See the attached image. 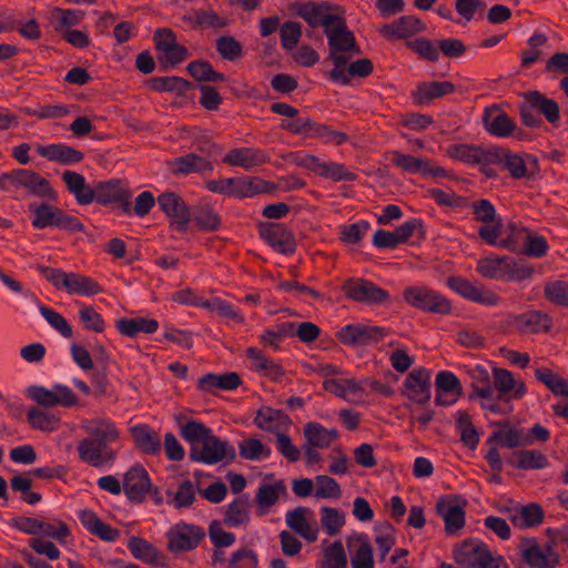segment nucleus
I'll list each match as a JSON object with an SVG mask.
<instances>
[{"mask_svg": "<svg viewBox=\"0 0 568 568\" xmlns=\"http://www.w3.org/2000/svg\"><path fill=\"white\" fill-rule=\"evenodd\" d=\"M453 554L456 562L465 568H509L501 556L478 539L456 544Z\"/></svg>", "mask_w": 568, "mask_h": 568, "instance_id": "nucleus-1", "label": "nucleus"}, {"mask_svg": "<svg viewBox=\"0 0 568 568\" xmlns=\"http://www.w3.org/2000/svg\"><path fill=\"white\" fill-rule=\"evenodd\" d=\"M328 44V60L336 65L347 64L359 53L355 37L342 16L324 32Z\"/></svg>", "mask_w": 568, "mask_h": 568, "instance_id": "nucleus-2", "label": "nucleus"}, {"mask_svg": "<svg viewBox=\"0 0 568 568\" xmlns=\"http://www.w3.org/2000/svg\"><path fill=\"white\" fill-rule=\"evenodd\" d=\"M38 270L55 288L63 290L70 295L89 297L102 292L99 283L83 274L48 266H39Z\"/></svg>", "mask_w": 568, "mask_h": 568, "instance_id": "nucleus-3", "label": "nucleus"}, {"mask_svg": "<svg viewBox=\"0 0 568 568\" xmlns=\"http://www.w3.org/2000/svg\"><path fill=\"white\" fill-rule=\"evenodd\" d=\"M29 212L31 213L32 226L36 229L53 226L71 232L83 229L82 223L78 219L47 203H31L29 204Z\"/></svg>", "mask_w": 568, "mask_h": 568, "instance_id": "nucleus-4", "label": "nucleus"}, {"mask_svg": "<svg viewBox=\"0 0 568 568\" xmlns=\"http://www.w3.org/2000/svg\"><path fill=\"white\" fill-rule=\"evenodd\" d=\"M4 185L11 187H22L29 194L47 200L55 201L58 199L57 192L51 186L50 182L40 174L29 170H16L6 173L1 178Z\"/></svg>", "mask_w": 568, "mask_h": 568, "instance_id": "nucleus-5", "label": "nucleus"}, {"mask_svg": "<svg viewBox=\"0 0 568 568\" xmlns=\"http://www.w3.org/2000/svg\"><path fill=\"white\" fill-rule=\"evenodd\" d=\"M403 297L407 304L424 312L448 314L452 311L449 300L425 285L406 287Z\"/></svg>", "mask_w": 568, "mask_h": 568, "instance_id": "nucleus-6", "label": "nucleus"}, {"mask_svg": "<svg viewBox=\"0 0 568 568\" xmlns=\"http://www.w3.org/2000/svg\"><path fill=\"white\" fill-rule=\"evenodd\" d=\"M190 457L192 460L205 465L224 464L234 459L235 449L229 442L212 434L203 443L191 448Z\"/></svg>", "mask_w": 568, "mask_h": 568, "instance_id": "nucleus-7", "label": "nucleus"}, {"mask_svg": "<svg viewBox=\"0 0 568 568\" xmlns=\"http://www.w3.org/2000/svg\"><path fill=\"white\" fill-rule=\"evenodd\" d=\"M27 395L42 407H71L75 406L79 402L72 389L61 383L52 384L51 387L31 385L27 388Z\"/></svg>", "mask_w": 568, "mask_h": 568, "instance_id": "nucleus-8", "label": "nucleus"}, {"mask_svg": "<svg viewBox=\"0 0 568 568\" xmlns=\"http://www.w3.org/2000/svg\"><path fill=\"white\" fill-rule=\"evenodd\" d=\"M40 519L33 517L20 516L11 520L10 526L16 529L33 536L29 539V547L38 555L45 556L49 560L60 558L61 552L53 541L38 536Z\"/></svg>", "mask_w": 568, "mask_h": 568, "instance_id": "nucleus-9", "label": "nucleus"}, {"mask_svg": "<svg viewBox=\"0 0 568 568\" xmlns=\"http://www.w3.org/2000/svg\"><path fill=\"white\" fill-rule=\"evenodd\" d=\"M520 556L532 568H555L559 557L549 544L540 545L535 539H523L519 545Z\"/></svg>", "mask_w": 568, "mask_h": 568, "instance_id": "nucleus-10", "label": "nucleus"}, {"mask_svg": "<svg viewBox=\"0 0 568 568\" xmlns=\"http://www.w3.org/2000/svg\"><path fill=\"white\" fill-rule=\"evenodd\" d=\"M158 59L164 68H173L186 57V49L176 42L170 29H159L154 34Z\"/></svg>", "mask_w": 568, "mask_h": 568, "instance_id": "nucleus-11", "label": "nucleus"}, {"mask_svg": "<svg viewBox=\"0 0 568 568\" xmlns=\"http://www.w3.org/2000/svg\"><path fill=\"white\" fill-rule=\"evenodd\" d=\"M392 163L409 174H420L425 178H444L447 172L444 168L436 166L427 158H417L398 151L390 153Z\"/></svg>", "mask_w": 568, "mask_h": 568, "instance_id": "nucleus-12", "label": "nucleus"}, {"mask_svg": "<svg viewBox=\"0 0 568 568\" xmlns=\"http://www.w3.org/2000/svg\"><path fill=\"white\" fill-rule=\"evenodd\" d=\"M123 491L132 503L144 501L152 490V481L146 469L141 465L130 467L123 475Z\"/></svg>", "mask_w": 568, "mask_h": 568, "instance_id": "nucleus-13", "label": "nucleus"}, {"mask_svg": "<svg viewBox=\"0 0 568 568\" xmlns=\"http://www.w3.org/2000/svg\"><path fill=\"white\" fill-rule=\"evenodd\" d=\"M79 458L88 465L102 468L113 465L116 453L103 443L84 438L78 444Z\"/></svg>", "mask_w": 568, "mask_h": 568, "instance_id": "nucleus-14", "label": "nucleus"}, {"mask_svg": "<svg viewBox=\"0 0 568 568\" xmlns=\"http://www.w3.org/2000/svg\"><path fill=\"white\" fill-rule=\"evenodd\" d=\"M337 336L344 345L365 346L382 339L384 336V328L355 323L341 328Z\"/></svg>", "mask_w": 568, "mask_h": 568, "instance_id": "nucleus-15", "label": "nucleus"}, {"mask_svg": "<svg viewBox=\"0 0 568 568\" xmlns=\"http://www.w3.org/2000/svg\"><path fill=\"white\" fill-rule=\"evenodd\" d=\"M203 536V530L197 526L178 524L168 531L169 550L173 554L191 550L199 545Z\"/></svg>", "mask_w": 568, "mask_h": 568, "instance_id": "nucleus-16", "label": "nucleus"}, {"mask_svg": "<svg viewBox=\"0 0 568 568\" xmlns=\"http://www.w3.org/2000/svg\"><path fill=\"white\" fill-rule=\"evenodd\" d=\"M536 378L545 384L557 397H564L562 400L554 404V413L558 416L568 418V382L552 371L539 367L535 371Z\"/></svg>", "mask_w": 568, "mask_h": 568, "instance_id": "nucleus-17", "label": "nucleus"}, {"mask_svg": "<svg viewBox=\"0 0 568 568\" xmlns=\"http://www.w3.org/2000/svg\"><path fill=\"white\" fill-rule=\"evenodd\" d=\"M261 237L276 252L291 254L295 250L293 233L282 224L264 223L258 229Z\"/></svg>", "mask_w": 568, "mask_h": 568, "instance_id": "nucleus-18", "label": "nucleus"}, {"mask_svg": "<svg viewBox=\"0 0 568 568\" xmlns=\"http://www.w3.org/2000/svg\"><path fill=\"white\" fill-rule=\"evenodd\" d=\"M430 376L426 368L412 371L403 384L404 395L414 403H427L430 399Z\"/></svg>", "mask_w": 568, "mask_h": 568, "instance_id": "nucleus-19", "label": "nucleus"}, {"mask_svg": "<svg viewBox=\"0 0 568 568\" xmlns=\"http://www.w3.org/2000/svg\"><path fill=\"white\" fill-rule=\"evenodd\" d=\"M343 291L347 297L366 304H378L388 298L386 291L365 280L347 281Z\"/></svg>", "mask_w": 568, "mask_h": 568, "instance_id": "nucleus-20", "label": "nucleus"}, {"mask_svg": "<svg viewBox=\"0 0 568 568\" xmlns=\"http://www.w3.org/2000/svg\"><path fill=\"white\" fill-rule=\"evenodd\" d=\"M286 525L305 540L312 542L318 537L313 511L306 507H297L285 516Z\"/></svg>", "mask_w": 568, "mask_h": 568, "instance_id": "nucleus-21", "label": "nucleus"}, {"mask_svg": "<svg viewBox=\"0 0 568 568\" xmlns=\"http://www.w3.org/2000/svg\"><path fill=\"white\" fill-rule=\"evenodd\" d=\"M160 209L171 219L179 231H184L191 214L184 201L175 193H163L158 197Z\"/></svg>", "mask_w": 568, "mask_h": 568, "instance_id": "nucleus-22", "label": "nucleus"}, {"mask_svg": "<svg viewBox=\"0 0 568 568\" xmlns=\"http://www.w3.org/2000/svg\"><path fill=\"white\" fill-rule=\"evenodd\" d=\"M325 390L345 399L348 403L364 402V384L352 378H329L323 382Z\"/></svg>", "mask_w": 568, "mask_h": 568, "instance_id": "nucleus-23", "label": "nucleus"}, {"mask_svg": "<svg viewBox=\"0 0 568 568\" xmlns=\"http://www.w3.org/2000/svg\"><path fill=\"white\" fill-rule=\"evenodd\" d=\"M437 511L445 521V529L453 535L465 526V510L453 497H442L437 503Z\"/></svg>", "mask_w": 568, "mask_h": 568, "instance_id": "nucleus-24", "label": "nucleus"}, {"mask_svg": "<svg viewBox=\"0 0 568 568\" xmlns=\"http://www.w3.org/2000/svg\"><path fill=\"white\" fill-rule=\"evenodd\" d=\"M270 161L265 151L255 148H235L229 151L223 162L232 166H240L245 170L260 166Z\"/></svg>", "mask_w": 568, "mask_h": 568, "instance_id": "nucleus-25", "label": "nucleus"}, {"mask_svg": "<svg viewBox=\"0 0 568 568\" xmlns=\"http://www.w3.org/2000/svg\"><path fill=\"white\" fill-rule=\"evenodd\" d=\"M425 24L414 16H404L396 21L381 27V34L388 40L410 37L425 30Z\"/></svg>", "mask_w": 568, "mask_h": 568, "instance_id": "nucleus-26", "label": "nucleus"}, {"mask_svg": "<svg viewBox=\"0 0 568 568\" xmlns=\"http://www.w3.org/2000/svg\"><path fill=\"white\" fill-rule=\"evenodd\" d=\"M297 14L311 27H323L324 32L339 18L323 4L303 3L297 8Z\"/></svg>", "mask_w": 568, "mask_h": 568, "instance_id": "nucleus-27", "label": "nucleus"}, {"mask_svg": "<svg viewBox=\"0 0 568 568\" xmlns=\"http://www.w3.org/2000/svg\"><path fill=\"white\" fill-rule=\"evenodd\" d=\"M81 427L90 436V438L103 443L108 446L118 442L120 438L119 430L114 424L108 419H84L81 423Z\"/></svg>", "mask_w": 568, "mask_h": 568, "instance_id": "nucleus-28", "label": "nucleus"}, {"mask_svg": "<svg viewBox=\"0 0 568 568\" xmlns=\"http://www.w3.org/2000/svg\"><path fill=\"white\" fill-rule=\"evenodd\" d=\"M250 368L272 381H280L285 371L282 365L265 355L258 349L251 347L246 351Z\"/></svg>", "mask_w": 568, "mask_h": 568, "instance_id": "nucleus-29", "label": "nucleus"}, {"mask_svg": "<svg viewBox=\"0 0 568 568\" xmlns=\"http://www.w3.org/2000/svg\"><path fill=\"white\" fill-rule=\"evenodd\" d=\"M36 151L48 161L62 164L78 163L83 159L82 152L62 143L37 144Z\"/></svg>", "mask_w": 568, "mask_h": 568, "instance_id": "nucleus-30", "label": "nucleus"}, {"mask_svg": "<svg viewBox=\"0 0 568 568\" xmlns=\"http://www.w3.org/2000/svg\"><path fill=\"white\" fill-rule=\"evenodd\" d=\"M436 402L440 405H449L456 402L462 393V385L455 374L442 371L437 374L436 379Z\"/></svg>", "mask_w": 568, "mask_h": 568, "instance_id": "nucleus-31", "label": "nucleus"}, {"mask_svg": "<svg viewBox=\"0 0 568 568\" xmlns=\"http://www.w3.org/2000/svg\"><path fill=\"white\" fill-rule=\"evenodd\" d=\"M79 520L89 532L100 537L104 541L112 542L116 540L120 535L118 529L102 521L92 510H80Z\"/></svg>", "mask_w": 568, "mask_h": 568, "instance_id": "nucleus-32", "label": "nucleus"}, {"mask_svg": "<svg viewBox=\"0 0 568 568\" xmlns=\"http://www.w3.org/2000/svg\"><path fill=\"white\" fill-rule=\"evenodd\" d=\"M373 65L368 59H361L347 64L336 65L329 72V79L338 84H347L354 77H366L372 72Z\"/></svg>", "mask_w": 568, "mask_h": 568, "instance_id": "nucleus-33", "label": "nucleus"}, {"mask_svg": "<svg viewBox=\"0 0 568 568\" xmlns=\"http://www.w3.org/2000/svg\"><path fill=\"white\" fill-rule=\"evenodd\" d=\"M93 202L97 201L102 204L119 202L126 204L130 199V193L120 181H109L98 183L93 187Z\"/></svg>", "mask_w": 568, "mask_h": 568, "instance_id": "nucleus-34", "label": "nucleus"}, {"mask_svg": "<svg viewBox=\"0 0 568 568\" xmlns=\"http://www.w3.org/2000/svg\"><path fill=\"white\" fill-rule=\"evenodd\" d=\"M130 433L135 446L144 454L156 455L161 452V438L159 434L148 425H135L131 427Z\"/></svg>", "mask_w": 568, "mask_h": 568, "instance_id": "nucleus-35", "label": "nucleus"}, {"mask_svg": "<svg viewBox=\"0 0 568 568\" xmlns=\"http://www.w3.org/2000/svg\"><path fill=\"white\" fill-rule=\"evenodd\" d=\"M455 87L449 81H434L419 84L413 92L414 102L418 105L428 104L432 100L454 92Z\"/></svg>", "mask_w": 568, "mask_h": 568, "instance_id": "nucleus-36", "label": "nucleus"}, {"mask_svg": "<svg viewBox=\"0 0 568 568\" xmlns=\"http://www.w3.org/2000/svg\"><path fill=\"white\" fill-rule=\"evenodd\" d=\"M285 494L286 488L281 480L261 485L256 493V506L258 513L261 515L267 514L272 506H274Z\"/></svg>", "mask_w": 568, "mask_h": 568, "instance_id": "nucleus-37", "label": "nucleus"}, {"mask_svg": "<svg viewBox=\"0 0 568 568\" xmlns=\"http://www.w3.org/2000/svg\"><path fill=\"white\" fill-rule=\"evenodd\" d=\"M508 263V256L490 254L477 261L476 270L485 278L505 281Z\"/></svg>", "mask_w": 568, "mask_h": 568, "instance_id": "nucleus-38", "label": "nucleus"}, {"mask_svg": "<svg viewBox=\"0 0 568 568\" xmlns=\"http://www.w3.org/2000/svg\"><path fill=\"white\" fill-rule=\"evenodd\" d=\"M118 331L128 337H135L141 333L152 334L158 331L159 323L146 317H123L116 321Z\"/></svg>", "mask_w": 568, "mask_h": 568, "instance_id": "nucleus-39", "label": "nucleus"}, {"mask_svg": "<svg viewBox=\"0 0 568 568\" xmlns=\"http://www.w3.org/2000/svg\"><path fill=\"white\" fill-rule=\"evenodd\" d=\"M484 125L486 130L498 138L510 136L515 131V123L513 120L498 110H487L484 115Z\"/></svg>", "mask_w": 568, "mask_h": 568, "instance_id": "nucleus-40", "label": "nucleus"}, {"mask_svg": "<svg viewBox=\"0 0 568 568\" xmlns=\"http://www.w3.org/2000/svg\"><path fill=\"white\" fill-rule=\"evenodd\" d=\"M62 180L79 204L87 205L93 202V187L87 184L83 175L73 171H65Z\"/></svg>", "mask_w": 568, "mask_h": 568, "instance_id": "nucleus-41", "label": "nucleus"}, {"mask_svg": "<svg viewBox=\"0 0 568 568\" xmlns=\"http://www.w3.org/2000/svg\"><path fill=\"white\" fill-rule=\"evenodd\" d=\"M514 324L521 333H540L551 327V318L546 313L532 311L517 316Z\"/></svg>", "mask_w": 568, "mask_h": 568, "instance_id": "nucleus-42", "label": "nucleus"}, {"mask_svg": "<svg viewBox=\"0 0 568 568\" xmlns=\"http://www.w3.org/2000/svg\"><path fill=\"white\" fill-rule=\"evenodd\" d=\"M128 548L131 554L142 561L154 566L164 565V557L161 551L153 547L143 538L131 537L128 541Z\"/></svg>", "mask_w": 568, "mask_h": 568, "instance_id": "nucleus-43", "label": "nucleus"}, {"mask_svg": "<svg viewBox=\"0 0 568 568\" xmlns=\"http://www.w3.org/2000/svg\"><path fill=\"white\" fill-rule=\"evenodd\" d=\"M323 558L318 568H347V558L342 541L322 542Z\"/></svg>", "mask_w": 568, "mask_h": 568, "instance_id": "nucleus-44", "label": "nucleus"}, {"mask_svg": "<svg viewBox=\"0 0 568 568\" xmlns=\"http://www.w3.org/2000/svg\"><path fill=\"white\" fill-rule=\"evenodd\" d=\"M304 435L307 444L316 448H327L337 438L336 429L325 428L317 423H308L304 428Z\"/></svg>", "mask_w": 568, "mask_h": 568, "instance_id": "nucleus-45", "label": "nucleus"}, {"mask_svg": "<svg viewBox=\"0 0 568 568\" xmlns=\"http://www.w3.org/2000/svg\"><path fill=\"white\" fill-rule=\"evenodd\" d=\"M171 169L174 173L190 174L211 171L213 166L206 158L190 153L184 156L176 158L172 162Z\"/></svg>", "mask_w": 568, "mask_h": 568, "instance_id": "nucleus-46", "label": "nucleus"}, {"mask_svg": "<svg viewBox=\"0 0 568 568\" xmlns=\"http://www.w3.org/2000/svg\"><path fill=\"white\" fill-rule=\"evenodd\" d=\"M27 419L33 429L45 433L55 432L61 423L60 417L40 407H31L27 413Z\"/></svg>", "mask_w": 568, "mask_h": 568, "instance_id": "nucleus-47", "label": "nucleus"}, {"mask_svg": "<svg viewBox=\"0 0 568 568\" xmlns=\"http://www.w3.org/2000/svg\"><path fill=\"white\" fill-rule=\"evenodd\" d=\"M526 104L531 109L539 110L551 123H555L559 119V106L557 102L537 91L526 94Z\"/></svg>", "mask_w": 568, "mask_h": 568, "instance_id": "nucleus-48", "label": "nucleus"}, {"mask_svg": "<svg viewBox=\"0 0 568 568\" xmlns=\"http://www.w3.org/2000/svg\"><path fill=\"white\" fill-rule=\"evenodd\" d=\"M510 520L516 527L529 528L541 523L542 511L539 506L530 504L514 509L510 515Z\"/></svg>", "mask_w": 568, "mask_h": 568, "instance_id": "nucleus-49", "label": "nucleus"}, {"mask_svg": "<svg viewBox=\"0 0 568 568\" xmlns=\"http://www.w3.org/2000/svg\"><path fill=\"white\" fill-rule=\"evenodd\" d=\"M528 229L516 224L506 223L503 232L501 248L518 253L521 251Z\"/></svg>", "mask_w": 568, "mask_h": 568, "instance_id": "nucleus-50", "label": "nucleus"}, {"mask_svg": "<svg viewBox=\"0 0 568 568\" xmlns=\"http://www.w3.org/2000/svg\"><path fill=\"white\" fill-rule=\"evenodd\" d=\"M34 303L43 316V318L48 322V324L59 332L63 337L70 338L72 337L73 331L67 320L57 311L47 307L42 303L39 302L37 297L33 298Z\"/></svg>", "mask_w": 568, "mask_h": 568, "instance_id": "nucleus-51", "label": "nucleus"}, {"mask_svg": "<svg viewBox=\"0 0 568 568\" xmlns=\"http://www.w3.org/2000/svg\"><path fill=\"white\" fill-rule=\"evenodd\" d=\"M510 463L520 469H540L548 466L547 457L536 450H520Z\"/></svg>", "mask_w": 568, "mask_h": 568, "instance_id": "nucleus-52", "label": "nucleus"}, {"mask_svg": "<svg viewBox=\"0 0 568 568\" xmlns=\"http://www.w3.org/2000/svg\"><path fill=\"white\" fill-rule=\"evenodd\" d=\"M39 537L50 538L59 544H67L70 536L68 526L60 520H40Z\"/></svg>", "mask_w": 568, "mask_h": 568, "instance_id": "nucleus-53", "label": "nucleus"}, {"mask_svg": "<svg viewBox=\"0 0 568 568\" xmlns=\"http://www.w3.org/2000/svg\"><path fill=\"white\" fill-rule=\"evenodd\" d=\"M495 385L498 388L500 395L507 394L515 390V396L520 397L525 394L526 387L523 383H516L513 374L503 368H494Z\"/></svg>", "mask_w": 568, "mask_h": 568, "instance_id": "nucleus-54", "label": "nucleus"}, {"mask_svg": "<svg viewBox=\"0 0 568 568\" xmlns=\"http://www.w3.org/2000/svg\"><path fill=\"white\" fill-rule=\"evenodd\" d=\"M488 442L495 443L497 447L506 448L530 445V440H525L524 435L513 428H504L494 432Z\"/></svg>", "mask_w": 568, "mask_h": 568, "instance_id": "nucleus-55", "label": "nucleus"}, {"mask_svg": "<svg viewBox=\"0 0 568 568\" xmlns=\"http://www.w3.org/2000/svg\"><path fill=\"white\" fill-rule=\"evenodd\" d=\"M202 308H205L212 313H216L217 315L223 316L234 323H242L244 321V317L236 308L219 297L205 300L204 303H202Z\"/></svg>", "mask_w": 568, "mask_h": 568, "instance_id": "nucleus-56", "label": "nucleus"}, {"mask_svg": "<svg viewBox=\"0 0 568 568\" xmlns=\"http://www.w3.org/2000/svg\"><path fill=\"white\" fill-rule=\"evenodd\" d=\"M240 455L250 460H262L268 458L271 450L260 439L247 438L239 444Z\"/></svg>", "mask_w": 568, "mask_h": 568, "instance_id": "nucleus-57", "label": "nucleus"}, {"mask_svg": "<svg viewBox=\"0 0 568 568\" xmlns=\"http://www.w3.org/2000/svg\"><path fill=\"white\" fill-rule=\"evenodd\" d=\"M84 17V13L80 10H60L57 9L52 13V23L54 24L55 31L60 34L71 30L72 26L78 24Z\"/></svg>", "mask_w": 568, "mask_h": 568, "instance_id": "nucleus-58", "label": "nucleus"}, {"mask_svg": "<svg viewBox=\"0 0 568 568\" xmlns=\"http://www.w3.org/2000/svg\"><path fill=\"white\" fill-rule=\"evenodd\" d=\"M285 419L286 416L282 412L274 410L270 407H263L257 410L254 423L263 430L273 432L276 430Z\"/></svg>", "mask_w": 568, "mask_h": 568, "instance_id": "nucleus-59", "label": "nucleus"}, {"mask_svg": "<svg viewBox=\"0 0 568 568\" xmlns=\"http://www.w3.org/2000/svg\"><path fill=\"white\" fill-rule=\"evenodd\" d=\"M236 187L237 197H251L267 192L271 185L260 178H239L236 179Z\"/></svg>", "mask_w": 568, "mask_h": 568, "instance_id": "nucleus-60", "label": "nucleus"}, {"mask_svg": "<svg viewBox=\"0 0 568 568\" xmlns=\"http://www.w3.org/2000/svg\"><path fill=\"white\" fill-rule=\"evenodd\" d=\"M457 429L460 434L463 443L470 449H475L478 445L479 436L467 413H458Z\"/></svg>", "mask_w": 568, "mask_h": 568, "instance_id": "nucleus-61", "label": "nucleus"}, {"mask_svg": "<svg viewBox=\"0 0 568 568\" xmlns=\"http://www.w3.org/2000/svg\"><path fill=\"white\" fill-rule=\"evenodd\" d=\"M352 568H374L373 548L367 540H358L351 560Z\"/></svg>", "mask_w": 568, "mask_h": 568, "instance_id": "nucleus-62", "label": "nucleus"}, {"mask_svg": "<svg viewBox=\"0 0 568 568\" xmlns=\"http://www.w3.org/2000/svg\"><path fill=\"white\" fill-rule=\"evenodd\" d=\"M505 224L497 219L494 222L483 224L478 229V234L487 244L501 248Z\"/></svg>", "mask_w": 568, "mask_h": 568, "instance_id": "nucleus-63", "label": "nucleus"}, {"mask_svg": "<svg viewBox=\"0 0 568 568\" xmlns=\"http://www.w3.org/2000/svg\"><path fill=\"white\" fill-rule=\"evenodd\" d=\"M545 296L551 303L568 307V282L552 281L545 285Z\"/></svg>", "mask_w": 568, "mask_h": 568, "instance_id": "nucleus-64", "label": "nucleus"}]
</instances>
